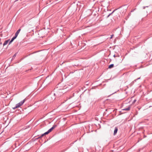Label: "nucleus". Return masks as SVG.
I'll list each match as a JSON object with an SVG mask.
<instances>
[{
  "label": "nucleus",
  "mask_w": 152,
  "mask_h": 152,
  "mask_svg": "<svg viewBox=\"0 0 152 152\" xmlns=\"http://www.w3.org/2000/svg\"><path fill=\"white\" fill-rule=\"evenodd\" d=\"M113 66H114V64H111L109 66L108 68L109 69H110V68H113Z\"/></svg>",
  "instance_id": "423d86ee"
},
{
  "label": "nucleus",
  "mask_w": 152,
  "mask_h": 152,
  "mask_svg": "<svg viewBox=\"0 0 152 152\" xmlns=\"http://www.w3.org/2000/svg\"><path fill=\"white\" fill-rule=\"evenodd\" d=\"M14 57H15V55H14Z\"/></svg>",
  "instance_id": "ddd939ff"
},
{
  "label": "nucleus",
  "mask_w": 152,
  "mask_h": 152,
  "mask_svg": "<svg viewBox=\"0 0 152 152\" xmlns=\"http://www.w3.org/2000/svg\"><path fill=\"white\" fill-rule=\"evenodd\" d=\"M107 6H108V4H109V2L108 1H107Z\"/></svg>",
  "instance_id": "1a4fd4ad"
},
{
  "label": "nucleus",
  "mask_w": 152,
  "mask_h": 152,
  "mask_svg": "<svg viewBox=\"0 0 152 152\" xmlns=\"http://www.w3.org/2000/svg\"><path fill=\"white\" fill-rule=\"evenodd\" d=\"M130 109V107H129L127 108H125L124 109V110H129Z\"/></svg>",
  "instance_id": "0eeeda50"
},
{
  "label": "nucleus",
  "mask_w": 152,
  "mask_h": 152,
  "mask_svg": "<svg viewBox=\"0 0 152 152\" xmlns=\"http://www.w3.org/2000/svg\"><path fill=\"white\" fill-rule=\"evenodd\" d=\"M20 30L21 29L20 28L17 31L15 34V36L9 42V44H11V43L16 38Z\"/></svg>",
  "instance_id": "f03ea898"
},
{
  "label": "nucleus",
  "mask_w": 152,
  "mask_h": 152,
  "mask_svg": "<svg viewBox=\"0 0 152 152\" xmlns=\"http://www.w3.org/2000/svg\"><path fill=\"white\" fill-rule=\"evenodd\" d=\"M25 101V99H24L22 101H21L19 103H18V104H17L16 105V106L14 107H13L12 108L13 109H16L17 108L19 107H20L23 104L24 102Z\"/></svg>",
  "instance_id": "f257e3e1"
},
{
  "label": "nucleus",
  "mask_w": 152,
  "mask_h": 152,
  "mask_svg": "<svg viewBox=\"0 0 152 152\" xmlns=\"http://www.w3.org/2000/svg\"><path fill=\"white\" fill-rule=\"evenodd\" d=\"M110 14V15H108L107 17H108L110 14Z\"/></svg>",
  "instance_id": "9b49d317"
},
{
  "label": "nucleus",
  "mask_w": 152,
  "mask_h": 152,
  "mask_svg": "<svg viewBox=\"0 0 152 152\" xmlns=\"http://www.w3.org/2000/svg\"><path fill=\"white\" fill-rule=\"evenodd\" d=\"M56 125L53 126L51 129H49L48 132L42 134L40 137H42L44 135L48 134L49 133L51 132L56 127Z\"/></svg>",
  "instance_id": "7ed1b4c3"
},
{
  "label": "nucleus",
  "mask_w": 152,
  "mask_h": 152,
  "mask_svg": "<svg viewBox=\"0 0 152 152\" xmlns=\"http://www.w3.org/2000/svg\"><path fill=\"white\" fill-rule=\"evenodd\" d=\"M113 36H114L113 34H112V35H111V37H110V39H112V38L113 37Z\"/></svg>",
  "instance_id": "6e6552de"
},
{
  "label": "nucleus",
  "mask_w": 152,
  "mask_h": 152,
  "mask_svg": "<svg viewBox=\"0 0 152 152\" xmlns=\"http://www.w3.org/2000/svg\"><path fill=\"white\" fill-rule=\"evenodd\" d=\"M136 101V100H134V101L133 103H134Z\"/></svg>",
  "instance_id": "9d476101"
},
{
  "label": "nucleus",
  "mask_w": 152,
  "mask_h": 152,
  "mask_svg": "<svg viewBox=\"0 0 152 152\" xmlns=\"http://www.w3.org/2000/svg\"><path fill=\"white\" fill-rule=\"evenodd\" d=\"M118 128L117 127H115V130L114 131V135H115L116 134L117 131H118Z\"/></svg>",
  "instance_id": "20e7f679"
},
{
  "label": "nucleus",
  "mask_w": 152,
  "mask_h": 152,
  "mask_svg": "<svg viewBox=\"0 0 152 152\" xmlns=\"http://www.w3.org/2000/svg\"><path fill=\"white\" fill-rule=\"evenodd\" d=\"M14 57H15V55H14Z\"/></svg>",
  "instance_id": "f8f14e48"
},
{
  "label": "nucleus",
  "mask_w": 152,
  "mask_h": 152,
  "mask_svg": "<svg viewBox=\"0 0 152 152\" xmlns=\"http://www.w3.org/2000/svg\"><path fill=\"white\" fill-rule=\"evenodd\" d=\"M9 40H7L5 41L4 44H3V45L4 46L6 45L9 42Z\"/></svg>",
  "instance_id": "39448f33"
}]
</instances>
